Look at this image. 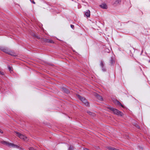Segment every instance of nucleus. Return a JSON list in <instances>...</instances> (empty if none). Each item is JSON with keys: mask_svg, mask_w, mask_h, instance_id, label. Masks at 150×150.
I'll list each match as a JSON object with an SVG mask.
<instances>
[{"mask_svg": "<svg viewBox=\"0 0 150 150\" xmlns=\"http://www.w3.org/2000/svg\"><path fill=\"white\" fill-rule=\"evenodd\" d=\"M107 108L112 111L115 115L120 116H122L123 115V113L121 112L112 107H108Z\"/></svg>", "mask_w": 150, "mask_h": 150, "instance_id": "obj_1", "label": "nucleus"}, {"mask_svg": "<svg viewBox=\"0 0 150 150\" xmlns=\"http://www.w3.org/2000/svg\"><path fill=\"white\" fill-rule=\"evenodd\" d=\"M1 144H3L6 145L8 146L11 147L13 148H15L17 149H19L20 146L18 145L14 144L9 143L7 142L3 141L1 142Z\"/></svg>", "mask_w": 150, "mask_h": 150, "instance_id": "obj_2", "label": "nucleus"}, {"mask_svg": "<svg viewBox=\"0 0 150 150\" xmlns=\"http://www.w3.org/2000/svg\"><path fill=\"white\" fill-rule=\"evenodd\" d=\"M78 97L79 99L83 102V103L86 106H88L89 105V104L85 98L81 96L80 95H78Z\"/></svg>", "mask_w": 150, "mask_h": 150, "instance_id": "obj_3", "label": "nucleus"}, {"mask_svg": "<svg viewBox=\"0 0 150 150\" xmlns=\"http://www.w3.org/2000/svg\"><path fill=\"white\" fill-rule=\"evenodd\" d=\"M14 132L15 133L17 134V136L21 139H22L24 140H26L27 139V137L23 135V134H21L18 132L16 131Z\"/></svg>", "mask_w": 150, "mask_h": 150, "instance_id": "obj_4", "label": "nucleus"}, {"mask_svg": "<svg viewBox=\"0 0 150 150\" xmlns=\"http://www.w3.org/2000/svg\"><path fill=\"white\" fill-rule=\"evenodd\" d=\"M0 50L6 54H7L9 50V49L7 47L2 46H0Z\"/></svg>", "mask_w": 150, "mask_h": 150, "instance_id": "obj_5", "label": "nucleus"}, {"mask_svg": "<svg viewBox=\"0 0 150 150\" xmlns=\"http://www.w3.org/2000/svg\"><path fill=\"white\" fill-rule=\"evenodd\" d=\"M100 67L101 68L102 71L104 72L105 71H106V69L105 68V66L104 65V64L103 61L101 60L100 61Z\"/></svg>", "mask_w": 150, "mask_h": 150, "instance_id": "obj_6", "label": "nucleus"}, {"mask_svg": "<svg viewBox=\"0 0 150 150\" xmlns=\"http://www.w3.org/2000/svg\"><path fill=\"white\" fill-rule=\"evenodd\" d=\"M110 65H112L115 63V61L114 59V58L113 57H111L110 60Z\"/></svg>", "mask_w": 150, "mask_h": 150, "instance_id": "obj_7", "label": "nucleus"}, {"mask_svg": "<svg viewBox=\"0 0 150 150\" xmlns=\"http://www.w3.org/2000/svg\"><path fill=\"white\" fill-rule=\"evenodd\" d=\"M100 7L103 9H106L107 8V5L105 4H103L100 5Z\"/></svg>", "mask_w": 150, "mask_h": 150, "instance_id": "obj_8", "label": "nucleus"}, {"mask_svg": "<svg viewBox=\"0 0 150 150\" xmlns=\"http://www.w3.org/2000/svg\"><path fill=\"white\" fill-rule=\"evenodd\" d=\"M45 41L47 42L50 43H54V42L52 40L48 39H45L44 40Z\"/></svg>", "mask_w": 150, "mask_h": 150, "instance_id": "obj_9", "label": "nucleus"}, {"mask_svg": "<svg viewBox=\"0 0 150 150\" xmlns=\"http://www.w3.org/2000/svg\"><path fill=\"white\" fill-rule=\"evenodd\" d=\"M85 15L87 17H89L90 16V11L89 10H87L85 13Z\"/></svg>", "mask_w": 150, "mask_h": 150, "instance_id": "obj_10", "label": "nucleus"}, {"mask_svg": "<svg viewBox=\"0 0 150 150\" xmlns=\"http://www.w3.org/2000/svg\"><path fill=\"white\" fill-rule=\"evenodd\" d=\"M62 89L63 91L67 93H69V90L63 87Z\"/></svg>", "mask_w": 150, "mask_h": 150, "instance_id": "obj_11", "label": "nucleus"}, {"mask_svg": "<svg viewBox=\"0 0 150 150\" xmlns=\"http://www.w3.org/2000/svg\"><path fill=\"white\" fill-rule=\"evenodd\" d=\"M108 150H119L115 148H112L110 146H108L107 147Z\"/></svg>", "mask_w": 150, "mask_h": 150, "instance_id": "obj_12", "label": "nucleus"}, {"mask_svg": "<svg viewBox=\"0 0 150 150\" xmlns=\"http://www.w3.org/2000/svg\"><path fill=\"white\" fill-rule=\"evenodd\" d=\"M87 113H88L89 115L93 117H94L95 115V114L94 113L91 112L90 111H87Z\"/></svg>", "mask_w": 150, "mask_h": 150, "instance_id": "obj_13", "label": "nucleus"}, {"mask_svg": "<svg viewBox=\"0 0 150 150\" xmlns=\"http://www.w3.org/2000/svg\"><path fill=\"white\" fill-rule=\"evenodd\" d=\"M7 54L10 55H11L12 56H15V53L10 51L9 50Z\"/></svg>", "mask_w": 150, "mask_h": 150, "instance_id": "obj_14", "label": "nucleus"}, {"mask_svg": "<svg viewBox=\"0 0 150 150\" xmlns=\"http://www.w3.org/2000/svg\"><path fill=\"white\" fill-rule=\"evenodd\" d=\"M121 1V0H116L114 2V4H119Z\"/></svg>", "mask_w": 150, "mask_h": 150, "instance_id": "obj_15", "label": "nucleus"}, {"mask_svg": "<svg viewBox=\"0 0 150 150\" xmlns=\"http://www.w3.org/2000/svg\"><path fill=\"white\" fill-rule=\"evenodd\" d=\"M117 105H120L123 108L124 107L123 105L118 101H117Z\"/></svg>", "mask_w": 150, "mask_h": 150, "instance_id": "obj_16", "label": "nucleus"}, {"mask_svg": "<svg viewBox=\"0 0 150 150\" xmlns=\"http://www.w3.org/2000/svg\"><path fill=\"white\" fill-rule=\"evenodd\" d=\"M97 98L100 100H103V98L101 96H100V95H97Z\"/></svg>", "mask_w": 150, "mask_h": 150, "instance_id": "obj_17", "label": "nucleus"}, {"mask_svg": "<svg viewBox=\"0 0 150 150\" xmlns=\"http://www.w3.org/2000/svg\"><path fill=\"white\" fill-rule=\"evenodd\" d=\"M32 35L34 37L37 38V39H40V38L38 36L36 35L35 34L33 33L32 34Z\"/></svg>", "mask_w": 150, "mask_h": 150, "instance_id": "obj_18", "label": "nucleus"}, {"mask_svg": "<svg viewBox=\"0 0 150 150\" xmlns=\"http://www.w3.org/2000/svg\"><path fill=\"white\" fill-rule=\"evenodd\" d=\"M73 146L72 145H71L69 148L68 149V150H73Z\"/></svg>", "mask_w": 150, "mask_h": 150, "instance_id": "obj_19", "label": "nucleus"}, {"mask_svg": "<svg viewBox=\"0 0 150 150\" xmlns=\"http://www.w3.org/2000/svg\"><path fill=\"white\" fill-rule=\"evenodd\" d=\"M135 127L138 129H139L140 128V127L137 124H136L135 125Z\"/></svg>", "mask_w": 150, "mask_h": 150, "instance_id": "obj_20", "label": "nucleus"}, {"mask_svg": "<svg viewBox=\"0 0 150 150\" xmlns=\"http://www.w3.org/2000/svg\"><path fill=\"white\" fill-rule=\"evenodd\" d=\"M8 68L9 70L10 71H11V67L10 66H8Z\"/></svg>", "mask_w": 150, "mask_h": 150, "instance_id": "obj_21", "label": "nucleus"}, {"mask_svg": "<svg viewBox=\"0 0 150 150\" xmlns=\"http://www.w3.org/2000/svg\"><path fill=\"white\" fill-rule=\"evenodd\" d=\"M71 27L72 29H74V26L73 25H71Z\"/></svg>", "mask_w": 150, "mask_h": 150, "instance_id": "obj_22", "label": "nucleus"}, {"mask_svg": "<svg viewBox=\"0 0 150 150\" xmlns=\"http://www.w3.org/2000/svg\"><path fill=\"white\" fill-rule=\"evenodd\" d=\"M20 150H24V149L23 148L21 147H19V148L18 149Z\"/></svg>", "mask_w": 150, "mask_h": 150, "instance_id": "obj_23", "label": "nucleus"}, {"mask_svg": "<svg viewBox=\"0 0 150 150\" xmlns=\"http://www.w3.org/2000/svg\"><path fill=\"white\" fill-rule=\"evenodd\" d=\"M30 1L32 3H33V4H35V1H34V0H33V1H31L30 0Z\"/></svg>", "mask_w": 150, "mask_h": 150, "instance_id": "obj_24", "label": "nucleus"}, {"mask_svg": "<svg viewBox=\"0 0 150 150\" xmlns=\"http://www.w3.org/2000/svg\"><path fill=\"white\" fill-rule=\"evenodd\" d=\"M29 149L30 150H35L32 147H30Z\"/></svg>", "mask_w": 150, "mask_h": 150, "instance_id": "obj_25", "label": "nucleus"}, {"mask_svg": "<svg viewBox=\"0 0 150 150\" xmlns=\"http://www.w3.org/2000/svg\"><path fill=\"white\" fill-rule=\"evenodd\" d=\"M0 133H1V134H2L3 133V132L1 131L0 129Z\"/></svg>", "mask_w": 150, "mask_h": 150, "instance_id": "obj_26", "label": "nucleus"}, {"mask_svg": "<svg viewBox=\"0 0 150 150\" xmlns=\"http://www.w3.org/2000/svg\"><path fill=\"white\" fill-rule=\"evenodd\" d=\"M148 62H150V60H148Z\"/></svg>", "mask_w": 150, "mask_h": 150, "instance_id": "obj_27", "label": "nucleus"}]
</instances>
